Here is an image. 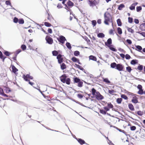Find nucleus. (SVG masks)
I'll return each mask as SVG.
<instances>
[{"label":"nucleus","mask_w":145,"mask_h":145,"mask_svg":"<svg viewBox=\"0 0 145 145\" xmlns=\"http://www.w3.org/2000/svg\"><path fill=\"white\" fill-rule=\"evenodd\" d=\"M105 24L107 25H109V23H111L112 25V20L111 14L108 12H106L104 14Z\"/></svg>","instance_id":"1"},{"label":"nucleus","mask_w":145,"mask_h":145,"mask_svg":"<svg viewBox=\"0 0 145 145\" xmlns=\"http://www.w3.org/2000/svg\"><path fill=\"white\" fill-rule=\"evenodd\" d=\"M23 77L25 81H29V83L31 85L33 86L34 84L33 83L30 82L29 80L28 79V78H29L32 80L33 78V77L30 76L29 74H27L26 75L24 74L23 76Z\"/></svg>","instance_id":"2"},{"label":"nucleus","mask_w":145,"mask_h":145,"mask_svg":"<svg viewBox=\"0 0 145 145\" xmlns=\"http://www.w3.org/2000/svg\"><path fill=\"white\" fill-rule=\"evenodd\" d=\"M95 96L97 99L98 100H102L103 98V96L98 91H97L96 93Z\"/></svg>","instance_id":"3"},{"label":"nucleus","mask_w":145,"mask_h":145,"mask_svg":"<svg viewBox=\"0 0 145 145\" xmlns=\"http://www.w3.org/2000/svg\"><path fill=\"white\" fill-rule=\"evenodd\" d=\"M46 40L47 42L49 44H52L53 43V40L52 38L48 36H47Z\"/></svg>","instance_id":"4"},{"label":"nucleus","mask_w":145,"mask_h":145,"mask_svg":"<svg viewBox=\"0 0 145 145\" xmlns=\"http://www.w3.org/2000/svg\"><path fill=\"white\" fill-rule=\"evenodd\" d=\"M57 40L59 42L63 44L64 43L65 41L66 40L65 37L63 36H60L59 38H57Z\"/></svg>","instance_id":"5"},{"label":"nucleus","mask_w":145,"mask_h":145,"mask_svg":"<svg viewBox=\"0 0 145 145\" xmlns=\"http://www.w3.org/2000/svg\"><path fill=\"white\" fill-rule=\"evenodd\" d=\"M123 67L122 65L120 64H117L116 67L115 68L119 71H121L123 70Z\"/></svg>","instance_id":"6"},{"label":"nucleus","mask_w":145,"mask_h":145,"mask_svg":"<svg viewBox=\"0 0 145 145\" xmlns=\"http://www.w3.org/2000/svg\"><path fill=\"white\" fill-rule=\"evenodd\" d=\"M67 76L65 74H64L62 75L60 77V79L61 82L63 83H65V80Z\"/></svg>","instance_id":"7"},{"label":"nucleus","mask_w":145,"mask_h":145,"mask_svg":"<svg viewBox=\"0 0 145 145\" xmlns=\"http://www.w3.org/2000/svg\"><path fill=\"white\" fill-rule=\"evenodd\" d=\"M89 2V5L90 6H95V4L96 2V1L95 0H89L88 1Z\"/></svg>","instance_id":"8"},{"label":"nucleus","mask_w":145,"mask_h":145,"mask_svg":"<svg viewBox=\"0 0 145 145\" xmlns=\"http://www.w3.org/2000/svg\"><path fill=\"white\" fill-rule=\"evenodd\" d=\"M112 43V40L111 38L108 39L107 42H105V44L107 46L110 45V44Z\"/></svg>","instance_id":"9"},{"label":"nucleus","mask_w":145,"mask_h":145,"mask_svg":"<svg viewBox=\"0 0 145 145\" xmlns=\"http://www.w3.org/2000/svg\"><path fill=\"white\" fill-rule=\"evenodd\" d=\"M75 138L78 140V142L81 144H84L85 143V141L81 138H78L77 139L76 138Z\"/></svg>","instance_id":"10"},{"label":"nucleus","mask_w":145,"mask_h":145,"mask_svg":"<svg viewBox=\"0 0 145 145\" xmlns=\"http://www.w3.org/2000/svg\"><path fill=\"white\" fill-rule=\"evenodd\" d=\"M11 67L12 69V72L14 73L18 71V70L13 65H11Z\"/></svg>","instance_id":"11"},{"label":"nucleus","mask_w":145,"mask_h":145,"mask_svg":"<svg viewBox=\"0 0 145 145\" xmlns=\"http://www.w3.org/2000/svg\"><path fill=\"white\" fill-rule=\"evenodd\" d=\"M132 101L133 103H136L138 102L137 98L136 97H133V99L132 100Z\"/></svg>","instance_id":"12"},{"label":"nucleus","mask_w":145,"mask_h":145,"mask_svg":"<svg viewBox=\"0 0 145 145\" xmlns=\"http://www.w3.org/2000/svg\"><path fill=\"white\" fill-rule=\"evenodd\" d=\"M89 60H92L95 61L97 60L96 57L92 55L90 56L89 57Z\"/></svg>","instance_id":"13"},{"label":"nucleus","mask_w":145,"mask_h":145,"mask_svg":"<svg viewBox=\"0 0 145 145\" xmlns=\"http://www.w3.org/2000/svg\"><path fill=\"white\" fill-rule=\"evenodd\" d=\"M117 64L114 62L112 63L110 65L111 67L112 68H116Z\"/></svg>","instance_id":"14"},{"label":"nucleus","mask_w":145,"mask_h":145,"mask_svg":"<svg viewBox=\"0 0 145 145\" xmlns=\"http://www.w3.org/2000/svg\"><path fill=\"white\" fill-rule=\"evenodd\" d=\"M112 45H110L108 47L109 48V49L111 50L114 51V52H116L117 51V50L115 49L113 47H112Z\"/></svg>","instance_id":"15"},{"label":"nucleus","mask_w":145,"mask_h":145,"mask_svg":"<svg viewBox=\"0 0 145 145\" xmlns=\"http://www.w3.org/2000/svg\"><path fill=\"white\" fill-rule=\"evenodd\" d=\"M97 37L99 38H103L105 37V35L102 33H99L97 34Z\"/></svg>","instance_id":"16"},{"label":"nucleus","mask_w":145,"mask_h":145,"mask_svg":"<svg viewBox=\"0 0 145 145\" xmlns=\"http://www.w3.org/2000/svg\"><path fill=\"white\" fill-rule=\"evenodd\" d=\"M129 108L131 110L133 111L134 110V107L133 105L131 104H130L128 105Z\"/></svg>","instance_id":"17"},{"label":"nucleus","mask_w":145,"mask_h":145,"mask_svg":"<svg viewBox=\"0 0 145 145\" xmlns=\"http://www.w3.org/2000/svg\"><path fill=\"white\" fill-rule=\"evenodd\" d=\"M66 45L69 50L71 49L72 47L70 44L69 42H67L66 44Z\"/></svg>","instance_id":"18"},{"label":"nucleus","mask_w":145,"mask_h":145,"mask_svg":"<svg viewBox=\"0 0 145 145\" xmlns=\"http://www.w3.org/2000/svg\"><path fill=\"white\" fill-rule=\"evenodd\" d=\"M140 27L142 30L145 31V23H143L141 24Z\"/></svg>","instance_id":"19"},{"label":"nucleus","mask_w":145,"mask_h":145,"mask_svg":"<svg viewBox=\"0 0 145 145\" xmlns=\"http://www.w3.org/2000/svg\"><path fill=\"white\" fill-rule=\"evenodd\" d=\"M137 63V60L133 59L131 60V63L132 65H134Z\"/></svg>","instance_id":"20"},{"label":"nucleus","mask_w":145,"mask_h":145,"mask_svg":"<svg viewBox=\"0 0 145 145\" xmlns=\"http://www.w3.org/2000/svg\"><path fill=\"white\" fill-rule=\"evenodd\" d=\"M66 68V65L64 63H62L61 65V68L62 70H64Z\"/></svg>","instance_id":"21"},{"label":"nucleus","mask_w":145,"mask_h":145,"mask_svg":"<svg viewBox=\"0 0 145 145\" xmlns=\"http://www.w3.org/2000/svg\"><path fill=\"white\" fill-rule=\"evenodd\" d=\"M117 23L118 26H121V22L120 19H118L117 21Z\"/></svg>","instance_id":"22"},{"label":"nucleus","mask_w":145,"mask_h":145,"mask_svg":"<svg viewBox=\"0 0 145 145\" xmlns=\"http://www.w3.org/2000/svg\"><path fill=\"white\" fill-rule=\"evenodd\" d=\"M124 7V5L123 4H121L119 6L118 9L119 10H121Z\"/></svg>","instance_id":"23"},{"label":"nucleus","mask_w":145,"mask_h":145,"mask_svg":"<svg viewBox=\"0 0 145 145\" xmlns=\"http://www.w3.org/2000/svg\"><path fill=\"white\" fill-rule=\"evenodd\" d=\"M67 4L69 6H72L74 5L73 3L70 1H68Z\"/></svg>","instance_id":"24"},{"label":"nucleus","mask_w":145,"mask_h":145,"mask_svg":"<svg viewBox=\"0 0 145 145\" xmlns=\"http://www.w3.org/2000/svg\"><path fill=\"white\" fill-rule=\"evenodd\" d=\"M122 99L121 98H118L117 99L116 102L118 104H120L122 101Z\"/></svg>","instance_id":"25"},{"label":"nucleus","mask_w":145,"mask_h":145,"mask_svg":"<svg viewBox=\"0 0 145 145\" xmlns=\"http://www.w3.org/2000/svg\"><path fill=\"white\" fill-rule=\"evenodd\" d=\"M91 91H92V94L93 95H95V94H96V93L97 92L96 91V90L94 88H93L92 89Z\"/></svg>","instance_id":"26"},{"label":"nucleus","mask_w":145,"mask_h":145,"mask_svg":"<svg viewBox=\"0 0 145 145\" xmlns=\"http://www.w3.org/2000/svg\"><path fill=\"white\" fill-rule=\"evenodd\" d=\"M143 69V66L142 65H140L137 67V69L140 71L142 70Z\"/></svg>","instance_id":"27"},{"label":"nucleus","mask_w":145,"mask_h":145,"mask_svg":"<svg viewBox=\"0 0 145 145\" xmlns=\"http://www.w3.org/2000/svg\"><path fill=\"white\" fill-rule=\"evenodd\" d=\"M80 81V80L78 78H75L74 80V82L75 83H78Z\"/></svg>","instance_id":"28"},{"label":"nucleus","mask_w":145,"mask_h":145,"mask_svg":"<svg viewBox=\"0 0 145 145\" xmlns=\"http://www.w3.org/2000/svg\"><path fill=\"white\" fill-rule=\"evenodd\" d=\"M118 33L119 34H121L122 33V30L121 29L118 27L117 28Z\"/></svg>","instance_id":"29"},{"label":"nucleus","mask_w":145,"mask_h":145,"mask_svg":"<svg viewBox=\"0 0 145 145\" xmlns=\"http://www.w3.org/2000/svg\"><path fill=\"white\" fill-rule=\"evenodd\" d=\"M135 5L134 4H132V5L129 8L131 10H133L135 9Z\"/></svg>","instance_id":"30"},{"label":"nucleus","mask_w":145,"mask_h":145,"mask_svg":"<svg viewBox=\"0 0 145 145\" xmlns=\"http://www.w3.org/2000/svg\"><path fill=\"white\" fill-rule=\"evenodd\" d=\"M127 29L128 31L129 32H131L132 33L134 32V31L133 30L131 29V28H129L128 27H127Z\"/></svg>","instance_id":"31"},{"label":"nucleus","mask_w":145,"mask_h":145,"mask_svg":"<svg viewBox=\"0 0 145 145\" xmlns=\"http://www.w3.org/2000/svg\"><path fill=\"white\" fill-rule=\"evenodd\" d=\"M70 79L69 78H67L65 80V82L66 83L69 85L70 84Z\"/></svg>","instance_id":"32"},{"label":"nucleus","mask_w":145,"mask_h":145,"mask_svg":"<svg viewBox=\"0 0 145 145\" xmlns=\"http://www.w3.org/2000/svg\"><path fill=\"white\" fill-rule=\"evenodd\" d=\"M44 25L48 27H50L51 26V24L49 23L45 22L44 23Z\"/></svg>","instance_id":"33"},{"label":"nucleus","mask_w":145,"mask_h":145,"mask_svg":"<svg viewBox=\"0 0 145 145\" xmlns=\"http://www.w3.org/2000/svg\"><path fill=\"white\" fill-rule=\"evenodd\" d=\"M78 86L79 87H81L82 86L83 82L82 81H80L78 83Z\"/></svg>","instance_id":"34"},{"label":"nucleus","mask_w":145,"mask_h":145,"mask_svg":"<svg viewBox=\"0 0 145 145\" xmlns=\"http://www.w3.org/2000/svg\"><path fill=\"white\" fill-rule=\"evenodd\" d=\"M53 55L54 56H57L58 54V52L57 51L54 50L52 52Z\"/></svg>","instance_id":"35"},{"label":"nucleus","mask_w":145,"mask_h":145,"mask_svg":"<svg viewBox=\"0 0 145 145\" xmlns=\"http://www.w3.org/2000/svg\"><path fill=\"white\" fill-rule=\"evenodd\" d=\"M121 97L122 98L124 99L125 100H127L128 99V98L127 96H126L125 95L122 94L121 95Z\"/></svg>","instance_id":"36"},{"label":"nucleus","mask_w":145,"mask_h":145,"mask_svg":"<svg viewBox=\"0 0 145 145\" xmlns=\"http://www.w3.org/2000/svg\"><path fill=\"white\" fill-rule=\"evenodd\" d=\"M74 54L75 56H77L79 55L80 52L78 51H75L74 52Z\"/></svg>","instance_id":"37"},{"label":"nucleus","mask_w":145,"mask_h":145,"mask_svg":"<svg viewBox=\"0 0 145 145\" xmlns=\"http://www.w3.org/2000/svg\"><path fill=\"white\" fill-rule=\"evenodd\" d=\"M18 23L19 24H22L24 23V21L22 19H20L18 21Z\"/></svg>","instance_id":"38"},{"label":"nucleus","mask_w":145,"mask_h":145,"mask_svg":"<svg viewBox=\"0 0 145 145\" xmlns=\"http://www.w3.org/2000/svg\"><path fill=\"white\" fill-rule=\"evenodd\" d=\"M107 105L108 107L110 108H112L113 107V105L111 104L110 103H108Z\"/></svg>","instance_id":"39"},{"label":"nucleus","mask_w":145,"mask_h":145,"mask_svg":"<svg viewBox=\"0 0 145 145\" xmlns=\"http://www.w3.org/2000/svg\"><path fill=\"white\" fill-rule=\"evenodd\" d=\"M126 69L129 72H130L132 70L131 67L129 66L126 67Z\"/></svg>","instance_id":"40"},{"label":"nucleus","mask_w":145,"mask_h":145,"mask_svg":"<svg viewBox=\"0 0 145 145\" xmlns=\"http://www.w3.org/2000/svg\"><path fill=\"white\" fill-rule=\"evenodd\" d=\"M108 93L110 94L113 95L114 93H115V91L113 89L109 90Z\"/></svg>","instance_id":"41"},{"label":"nucleus","mask_w":145,"mask_h":145,"mask_svg":"<svg viewBox=\"0 0 145 145\" xmlns=\"http://www.w3.org/2000/svg\"><path fill=\"white\" fill-rule=\"evenodd\" d=\"M100 112L101 113L103 114H106V112L103 110H100Z\"/></svg>","instance_id":"42"},{"label":"nucleus","mask_w":145,"mask_h":145,"mask_svg":"<svg viewBox=\"0 0 145 145\" xmlns=\"http://www.w3.org/2000/svg\"><path fill=\"white\" fill-rule=\"evenodd\" d=\"M138 93L140 95H142L143 93V91L142 89L139 90Z\"/></svg>","instance_id":"43"},{"label":"nucleus","mask_w":145,"mask_h":145,"mask_svg":"<svg viewBox=\"0 0 145 145\" xmlns=\"http://www.w3.org/2000/svg\"><path fill=\"white\" fill-rule=\"evenodd\" d=\"M142 10V7L140 6L137 7V11L139 12Z\"/></svg>","instance_id":"44"},{"label":"nucleus","mask_w":145,"mask_h":145,"mask_svg":"<svg viewBox=\"0 0 145 145\" xmlns=\"http://www.w3.org/2000/svg\"><path fill=\"white\" fill-rule=\"evenodd\" d=\"M103 81L104 82L107 83H109L110 82V81L108 80V79L107 78H104Z\"/></svg>","instance_id":"45"},{"label":"nucleus","mask_w":145,"mask_h":145,"mask_svg":"<svg viewBox=\"0 0 145 145\" xmlns=\"http://www.w3.org/2000/svg\"><path fill=\"white\" fill-rule=\"evenodd\" d=\"M72 60L74 62H76L78 60V59L75 57H73L72 58Z\"/></svg>","instance_id":"46"},{"label":"nucleus","mask_w":145,"mask_h":145,"mask_svg":"<svg viewBox=\"0 0 145 145\" xmlns=\"http://www.w3.org/2000/svg\"><path fill=\"white\" fill-rule=\"evenodd\" d=\"M26 46L25 45H22L21 46V48L24 50L26 49Z\"/></svg>","instance_id":"47"},{"label":"nucleus","mask_w":145,"mask_h":145,"mask_svg":"<svg viewBox=\"0 0 145 145\" xmlns=\"http://www.w3.org/2000/svg\"><path fill=\"white\" fill-rule=\"evenodd\" d=\"M137 114L140 116H142L143 114V112L141 111H138L137 112Z\"/></svg>","instance_id":"48"},{"label":"nucleus","mask_w":145,"mask_h":145,"mask_svg":"<svg viewBox=\"0 0 145 145\" xmlns=\"http://www.w3.org/2000/svg\"><path fill=\"white\" fill-rule=\"evenodd\" d=\"M136 129V127L134 126H131L130 127V129L131 131H134Z\"/></svg>","instance_id":"49"},{"label":"nucleus","mask_w":145,"mask_h":145,"mask_svg":"<svg viewBox=\"0 0 145 145\" xmlns=\"http://www.w3.org/2000/svg\"><path fill=\"white\" fill-rule=\"evenodd\" d=\"M128 22L130 23H131L133 22V18H131L129 17L128 18Z\"/></svg>","instance_id":"50"},{"label":"nucleus","mask_w":145,"mask_h":145,"mask_svg":"<svg viewBox=\"0 0 145 145\" xmlns=\"http://www.w3.org/2000/svg\"><path fill=\"white\" fill-rule=\"evenodd\" d=\"M125 58L127 59H128L131 58V56L128 54H127L125 56Z\"/></svg>","instance_id":"51"},{"label":"nucleus","mask_w":145,"mask_h":145,"mask_svg":"<svg viewBox=\"0 0 145 145\" xmlns=\"http://www.w3.org/2000/svg\"><path fill=\"white\" fill-rule=\"evenodd\" d=\"M92 22V24L93 25V26L94 27L95 26L97 23L96 21L95 20H93Z\"/></svg>","instance_id":"52"},{"label":"nucleus","mask_w":145,"mask_h":145,"mask_svg":"<svg viewBox=\"0 0 145 145\" xmlns=\"http://www.w3.org/2000/svg\"><path fill=\"white\" fill-rule=\"evenodd\" d=\"M136 47L137 48V49H138V51H139L141 50L142 49V47L138 45V46H136Z\"/></svg>","instance_id":"53"},{"label":"nucleus","mask_w":145,"mask_h":145,"mask_svg":"<svg viewBox=\"0 0 145 145\" xmlns=\"http://www.w3.org/2000/svg\"><path fill=\"white\" fill-rule=\"evenodd\" d=\"M4 53L7 56H9L10 54V53L7 51H5Z\"/></svg>","instance_id":"54"},{"label":"nucleus","mask_w":145,"mask_h":145,"mask_svg":"<svg viewBox=\"0 0 145 145\" xmlns=\"http://www.w3.org/2000/svg\"><path fill=\"white\" fill-rule=\"evenodd\" d=\"M63 6H62L61 4L59 3L58 4L57 7L58 8H61Z\"/></svg>","instance_id":"55"},{"label":"nucleus","mask_w":145,"mask_h":145,"mask_svg":"<svg viewBox=\"0 0 145 145\" xmlns=\"http://www.w3.org/2000/svg\"><path fill=\"white\" fill-rule=\"evenodd\" d=\"M76 65L77 67L80 69V70H82L83 69V68L80 65Z\"/></svg>","instance_id":"56"},{"label":"nucleus","mask_w":145,"mask_h":145,"mask_svg":"<svg viewBox=\"0 0 145 145\" xmlns=\"http://www.w3.org/2000/svg\"><path fill=\"white\" fill-rule=\"evenodd\" d=\"M13 20L14 23H17L18 21V19L17 18L15 17Z\"/></svg>","instance_id":"57"},{"label":"nucleus","mask_w":145,"mask_h":145,"mask_svg":"<svg viewBox=\"0 0 145 145\" xmlns=\"http://www.w3.org/2000/svg\"><path fill=\"white\" fill-rule=\"evenodd\" d=\"M138 33L142 35L143 36L145 37V32H142L141 33H140L139 32Z\"/></svg>","instance_id":"58"},{"label":"nucleus","mask_w":145,"mask_h":145,"mask_svg":"<svg viewBox=\"0 0 145 145\" xmlns=\"http://www.w3.org/2000/svg\"><path fill=\"white\" fill-rule=\"evenodd\" d=\"M126 42L128 43L129 44H131L132 43L131 41L129 39H127L126 40Z\"/></svg>","instance_id":"59"},{"label":"nucleus","mask_w":145,"mask_h":145,"mask_svg":"<svg viewBox=\"0 0 145 145\" xmlns=\"http://www.w3.org/2000/svg\"><path fill=\"white\" fill-rule=\"evenodd\" d=\"M137 87L139 90L141 89L142 88V86L140 85H138Z\"/></svg>","instance_id":"60"},{"label":"nucleus","mask_w":145,"mask_h":145,"mask_svg":"<svg viewBox=\"0 0 145 145\" xmlns=\"http://www.w3.org/2000/svg\"><path fill=\"white\" fill-rule=\"evenodd\" d=\"M5 3L7 5H11V4L10 2V1H6Z\"/></svg>","instance_id":"61"},{"label":"nucleus","mask_w":145,"mask_h":145,"mask_svg":"<svg viewBox=\"0 0 145 145\" xmlns=\"http://www.w3.org/2000/svg\"><path fill=\"white\" fill-rule=\"evenodd\" d=\"M77 95L78 97L79 98H80V99L82 98L83 97V95L81 94H78Z\"/></svg>","instance_id":"62"},{"label":"nucleus","mask_w":145,"mask_h":145,"mask_svg":"<svg viewBox=\"0 0 145 145\" xmlns=\"http://www.w3.org/2000/svg\"><path fill=\"white\" fill-rule=\"evenodd\" d=\"M134 22H135V23L136 24H138L139 23V21L137 19H135L134 20Z\"/></svg>","instance_id":"63"},{"label":"nucleus","mask_w":145,"mask_h":145,"mask_svg":"<svg viewBox=\"0 0 145 145\" xmlns=\"http://www.w3.org/2000/svg\"><path fill=\"white\" fill-rule=\"evenodd\" d=\"M120 56L123 58H124L125 57V55L123 54H120Z\"/></svg>","instance_id":"64"}]
</instances>
